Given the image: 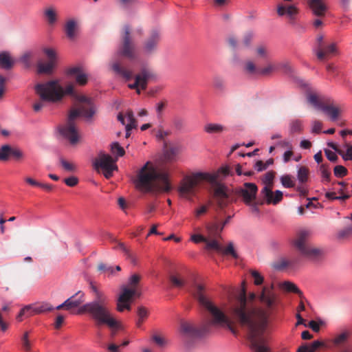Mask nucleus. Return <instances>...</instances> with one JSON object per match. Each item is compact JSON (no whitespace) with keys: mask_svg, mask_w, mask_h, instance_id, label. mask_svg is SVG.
Segmentation results:
<instances>
[{"mask_svg":"<svg viewBox=\"0 0 352 352\" xmlns=\"http://www.w3.org/2000/svg\"><path fill=\"white\" fill-rule=\"evenodd\" d=\"M257 298L264 308L256 305V295L254 292L247 296L243 288L227 310L226 315L229 318L230 323L226 327L231 329L234 322H239L247 331V338L253 352H271L266 331L269 317L276 311L280 299L274 292L273 284L270 287L264 286Z\"/></svg>","mask_w":352,"mask_h":352,"instance_id":"nucleus-1","label":"nucleus"},{"mask_svg":"<svg viewBox=\"0 0 352 352\" xmlns=\"http://www.w3.org/2000/svg\"><path fill=\"white\" fill-rule=\"evenodd\" d=\"M228 166L221 167L216 173L197 172L184 177L178 188L182 197L190 199L195 195L199 187L204 182L211 184L212 197L219 209L223 210L236 199L232 196L233 191L225 184L218 182L219 174L224 176L229 175Z\"/></svg>","mask_w":352,"mask_h":352,"instance_id":"nucleus-2","label":"nucleus"},{"mask_svg":"<svg viewBox=\"0 0 352 352\" xmlns=\"http://www.w3.org/2000/svg\"><path fill=\"white\" fill-rule=\"evenodd\" d=\"M190 292L199 305L208 312L210 319L204 322L199 329L195 328L190 322L182 321L180 332L185 338H199L212 332L216 327H226L230 323L229 318L206 295L202 285L194 284Z\"/></svg>","mask_w":352,"mask_h":352,"instance_id":"nucleus-3","label":"nucleus"},{"mask_svg":"<svg viewBox=\"0 0 352 352\" xmlns=\"http://www.w3.org/2000/svg\"><path fill=\"white\" fill-rule=\"evenodd\" d=\"M75 98L81 104L77 109H72L67 122L58 126L60 135L67 139L72 145L76 144L80 139L76 126V120L80 116H82L87 119H91L96 113L95 107L89 98L76 94Z\"/></svg>","mask_w":352,"mask_h":352,"instance_id":"nucleus-4","label":"nucleus"},{"mask_svg":"<svg viewBox=\"0 0 352 352\" xmlns=\"http://www.w3.org/2000/svg\"><path fill=\"white\" fill-rule=\"evenodd\" d=\"M91 288L94 293L95 300L81 306L78 310V314H88L96 321L97 325L107 324L111 327L116 326L117 320L107 307V296L92 283Z\"/></svg>","mask_w":352,"mask_h":352,"instance_id":"nucleus-5","label":"nucleus"},{"mask_svg":"<svg viewBox=\"0 0 352 352\" xmlns=\"http://www.w3.org/2000/svg\"><path fill=\"white\" fill-rule=\"evenodd\" d=\"M136 187L145 192H168L171 189L167 173L147 162L139 171Z\"/></svg>","mask_w":352,"mask_h":352,"instance_id":"nucleus-6","label":"nucleus"},{"mask_svg":"<svg viewBox=\"0 0 352 352\" xmlns=\"http://www.w3.org/2000/svg\"><path fill=\"white\" fill-rule=\"evenodd\" d=\"M34 90L42 100L53 102L60 100L64 95L66 94L74 97L76 95L72 84H69L63 89L58 80H50L45 83H38L35 85Z\"/></svg>","mask_w":352,"mask_h":352,"instance_id":"nucleus-7","label":"nucleus"},{"mask_svg":"<svg viewBox=\"0 0 352 352\" xmlns=\"http://www.w3.org/2000/svg\"><path fill=\"white\" fill-rule=\"evenodd\" d=\"M309 236L308 231H299L293 241V245L301 256L313 262L320 261L324 257V250L311 244Z\"/></svg>","mask_w":352,"mask_h":352,"instance_id":"nucleus-8","label":"nucleus"},{"mask_svg":"<svg viewBox=\"0 0 352 352\" xmlns=\"http://www.w3.org/2000/svg\"><path fill=\"white\" fill-rule=\"evenodd\" d=\"M307 100L314 108L324 112L333 121L338 120L342 112L341 109L334 104L331 98L321 97L315 94H309Z\"/></svg>","mask_w":352,"mask_h":352,"instance_id":"nucleus-9","label":"nucleus"},{"mask_svg":"<svg viewBox=\"0 0 352 352\" xmlns=\"http://www.w3.org/2000/svg\"><path fill=\"white\" fill-rule=\"evenodd\" d=\"M118 54L129 60H134L138 58L135 45L131 36V28L127 25L123 27L122 43L118 50Z\"/></svg>","mask_w":352,"mask_h":352,"instance_id":"nucleus-10","label":"nucleus"},{"mask_svg":"<svg viewBox=\"0 0 352 352\" xmlns=\"http://www.w3.org/2000/svg\"><path fill=\"white\" fill-rule=\"evenodd\" d=\"M43 52L47 58V60H41L36 65L37 73L39 74L50 75L53 73L58 61L56 52L50 47H45Z\"/></svg>","mask_w":352,"mask_h":352,"instance_id":"nucleus-11","label":"nucleus"},{"mask_svg":"<svg viewBox=\"0 0 352 352\" xmlns=\"http://www.w3.org/2000/svg\"><path fill=\"white\" fill-rule=\"evenodd\" d=\"M257 191L255 184L246 182L243 186L235 189V194L241 196L245 204L250 205L256 199Z\"/></svg>","mask_w":352,"mask_h":352,"instance_id":"nucleus-12","label":"nucleus"},{"mask_svg":"<svg viewBox=\"0 0 352 352\" xmlns=\"http://www.w3.org/2000/svg\"><path fill=\"white\" fill-rule=\"evenodd\" d=\"M135 294L136 290L135 289H128V287L123 286L122 292L117 300V310L119 312H122L124 309L131 310V307L129 302Z\"/></svg>","mask_w":352,"mask_h":352,"instance_id":"nucleus-13","label":"nucleus"},{"mask_svg":"<svg viewBox=\"0 0 352 352\" xmlns=\"http://www.w3.org/2000/svg\"><path fill=\"white\" fill-rule=\"evenodd\" d=\"M118 120L122 124L126 126V138H129L131 135V130L137 126V122L133 112L131 110H128L125 116L120 113L118 115Z\"/></svg>","mask_w":352,"mask_h":352,"instance_id":"nucleus-14","label":"nucleus"},{"mask_svg":"<svg viewBox=\"0 0 352 352\" xmlns=\"http://www.w3.org/2000/svg\"><path fill=\"white\" fill-rule=\"evenodd\" d=\"M160 40V35L158 31L153 30L150 36L145 40L143 45V52L150 54L154 52Z\"/></svg>","mask_w":352,"mask_h":352,"instance_id":"nucleus-15","label":"nucleus"},{"mask_svg":"<svg viewBox=\"0 0 352 352\" xmlns=\"http://www.w3.org/2000/svg\"><path fill=\"white\" fill-rule=\"evenodd\" d=\"M156 75L153 69L148 67H142L140 72L135 76V80L140 83V88L143 90L146 89L148 82L155 80Z\"/></svg>","mask_w":352,"mask_h":352,"instance_id":"nucleus-16","label":"nucleus"},{"mask_svg":"<svg viewBox=\"0 0 352 352\" xmlns=\"http://www.w3.org/2000/svg\"><path fill=\"white\" fill-rule=\"evenodd\" d=\"M94 166L97 170L98 168H102L104 170L111 168L116 165L115 164V161L109 155L105 154L103 152H100L98 154V157L95 159L94 162Z\"/></svg>","mask_w":352,"mask_h":352,"instance_id":"nucleus-17","label":"nucleus"},{"mask_svg":"<svg viewBox=\"0 0 352 352\" xmlns=\"http://www.w3.org/2000/svg\"><path fill=\"white\" fill-rule=\"evenodd\" d=\"M261 194L266 199L268 204L276 205L283 199V192L278 190L273 192L271 186H265L261 190Z\"/></svg>","mask_w":352,"mask_h":352,"instance_id":"nucleus-18","label":"nucleus"},{"mask_svg":"<svg viewBox=\"0 0 352 352\" xmlns=\"http://www.w3.org/2000/svg\"><path fill=\"white\" fill-rule=\"evenodd\" d=\"M205 228L207 234L206 237L209 239H221V233L223 229L217 218L214 219V221L206 223Z\"/></svg>","mask_w":352,"mask_h":352,"instance_id":"nucleus-19","label":"nucleus"},{"mask_svg":"<svg viewBox=\"0 0 352 352\" xmlns=\"http://www.w3.org/2000/svg\"><path fill=\"white\" fill-rule=\"evenodd\" d=\"M26 307L28 308L29 317L36 314H41L45 312H49L54 309V307L47 302L31 304L26 305Z\"/></svg>","mask_w":352,"mask_h":352,"instance_id":"nucleus-20","label":"nucleus"},{"mask_svg":"<svg viewBox=\"0 0 352 352\" xmlns=\"http://www.w3.org/2000/svg\"><path fill=\"white\" fill-rule=\"evenodd\" d=\"M298 10L294 6H287L283 4H279L277 8V13L279 16H283L286 14L291 23L294 22L295 16L298 14Z\"/></svg>","mask_w":352,"mask_h":352,"instance_id":"nucleus-21","label":"nucleus"},{"mask_svg":"<svg viewBox=\"0 0 352 352\" xmlns=\"http://www.w3.org/2000/svg\"><path fill=\"white\" fill-rule=\"evenodd\" d=\"M67 73L75 78L76 82L78 85L83 86L87 84V75L85 73L81 67L77 66L72 67L68 70Z\"/></svg>","mask_w":352,"mask_h":352,"instance_id":"nucleus-22","label":"nucleus"},{"mask_svg":"<svg viewBox=\"0 0 352 352\" xmlns=\"http://www.w3.org/2000/svg\"><path fill=\"white\" fill-rule=\"evenodd\" d=\"M308 4L315 15L324 16L327 8L323 0H309Z\"/></svg>","mask_w":352,"mask_h":352,"instance_id":"nucleus-23","label":"nucleus"},{"mask_svg":"<svg viewBox=\"0 0 352 352\" xmlns=\"http://www.w3.org/2000/svg\"><path fill=\"white\" fill-rule=\"evenodd\" d=\"M85 294L82 292H78L74 295L65 300V305H67V310L78 307L85 301Z\"/></svg>","mask_w":352,"mask_h":352,"instance_id":"nucleus-24","label":"nucleus"},{"mask_svg":"<svg viewBox=\"0 0 352 352\" xmlns=\"http://www.w3.org/2000/svg\"><path fill=\"white\" fill-rule=\"evenodd\" d=\"M336 46L335 43H331L324 45L320 50H316V54L317 58L320 60H323L331 55L336 53Z\"/></svg>","mask_w":352,"mask_h":352,"instance_id":"nucleus-25","label":"nucleus"},{"mask_svg":"<svg viewBox=\"0 0 352 352\" xmlns=\"http://www.w3.org/2000/svg\"><path fill=\"white\" fill-rule=\"evenodd\" d=\"M111 67H112L113 71L116 74L122 76L126 80H129L133 77V72L131 70L126 69V67L122 66L118 62H113L111 65Z\"/></svg>","mask_w":352,"mask_h":352,"instance_id":"nucleus-26","label":"nucleus"},{"mask_svg":"<svg viewBox=\"0 0 352 352\" xmlns=\"http://www.w3.org/2000/svg\"><path fill=\"white\" fill-rule=\"evenodd\" d=\"M14 60L8 52L0 53V68L9 70L14 66Z\"/></svg>","mask_w":352,"mask_h":352,"instance_id":"nucleus-27","label":"nucleus"},{"mask_svg":"<svg viewBox=\"0 0 352 352\" xmlns=\"http://www.w3.org/2000/svg\"><path fill=\"white\" fill-rule=\"evenodd\" d=\"M65 31L69 39L74 40L76 38L77 32L76 22L73 19L69 20L65 24Z\"/></svg>","mask_w":352,"mask_h":352,"instance_id":"nucleus-28","label":"nucleus"},{"mask_svg":"<svg viewBox=\"0 0 352 352\" xmlns=\"http://www.w3.org/2000/svg\"><path fill=\"white\" fill-rule=\"evenodd\" d=\"M204 130L208 133H221L226 130V127L220 124L209 123L205 125Z\"/></svg>","mask_w":352,"mask_h":352,"instance_id":"nucleus-29","label":"nucleus"},{"mask_svg":"<svg viewBox=\"0 0 352 352\" xmlns=\"http://www.w3.org/2000/svg\"><path fill=\"white\" fill-rule=\"evenodd\" d=\"M282 287L285 291L297 294L299 295L300 298H304L302 292L294 283L286 281L283 283Z\"/></svg>","mask_w":352,"mask_h":352,"instance_id":"nucleus-30","label":"nucleus"},{"mask_svg":"<svg viewBox=\"0 0 352 352\" xmlns=\"http://www.w3.org/2000/svg\"><path fill=\"white\" fill-rule=\"evenodd\" d=\"M219 253L222 254L223 255H226V256L230 255L233 258H236L238 257V254L234 250V244L232 242H229L228 245L225 248L221 246Z\"/></svg>","mask_w":352,"mask_h":352,"instance_id":"nucleus-31","label":"nucleus"},{"mask_svg":"<svg viewBox=\"0 0 352 352\" xmlns=\"http://www.w3.org/2000/svg\"><path fill=\"white\" fill-rule=\"evenodd\" d=\"M349 334L350 333L348 331H344L339 335L336 336L333 340V344L338 346L344 345V343L347 341Z\"/></svg>","mask_w":352,"mask_h":352,"instance_id":"nucleus-32","label":"nucleus"},{"mask_svg":"<svg viewBox=\"0 0 352 352\" xmlns=\"http://www.w3.org/2000/svg\"><path fill=\"white\" fill-rule=\"evenodd\" d=\"M218 239H209L206 237V248L208 250H214L218 252H220L221 245L217 241Z\"/></svg>","mask_w":352,"mask_h":352,"instance_id":"nucleus-33","label":"nucleus"},{"mask_svg":"<svg viewBox=\"0 0 352 352\" xmlns=\"http://www.w3.org/2000/svg\"><path fill=\"white\" fill-rule=\"evenodd\" d=\"M255 54L258 58L267 59L270 56L269 50L265 45H258L255 48Z\"/></svg>","mask_w":352,"mask_h":352,"instance_id":"nucleus-34","label":"nucleus"},{"mask_svg":"<svg viewBox=\"0 0 352 352\" xmlns=\"http://www.w3.org/2000/svg\"><path fill=\"white\" fill-rule=\"evenodd\" d=\"M138 319L136 322V326L138 327H140L144 320L148 316V311L147 309L144 307H140L138 308Z\"/></svg>","mask_w":352,"mask_h":352,"instance_id":"nucleus-35","label":"nucleus"},{"mask_svg":"<svg viewBox=\"0 0 352 352\" xmlns=\"http://www.w3.org/2000/svg\"><path fill=\"white\" fill-rule=\"evenodd\" d=\"M302 122L296 119L291 121L289 131L291 133H300L302 131Z\"/></svg>","mask_w":352,"mask_h":352,"instance_id":"nucleus-36","label":"nucleus"},{"mask_svg":"<svg viewBox=\"0 0 352 352\" xmlns=\"http://www.w3.org/2000/svg\"><path fill=\"white\" fill-rule=\"evenodd\" d=\"M179 148L177 146H170L165 153L164 156L166 160L173 161L175 156L179 153Z\"/></svg>","mask_w":352,"mask_h":352,"instance_id":"nucleus-37","label":"nucleus"},{"mask_svg":"<svg viewBox=\"0 0 352 352\" xmlns=\"http://www.w3.org/2000/svg\"><path fill=\"white\" fill-rule=\"evenodd\" d=\"M244 70L246 73L252 75L259 74V69L252 60H248L244 64Z\"/></svg>","mask_w":352,"mask_h":352,"instance_id":"nucleus-38","label":"nucleus"},{"mask_svg":"<svg viewBox=\"0 0 352 352\" xmlns=\"http://www.w3.org/2000/svg\"><path fill=\"white\" fill-rule=\"evenodd\" d=\"M10 157L15 160H20L24 157V154L20 148L10 145L9 158Z\"/></svg>","mask_w":352,"mask_h":352,"instance_id":"nucleus-39","label":"nucleus"},{"mask_svg":"<svg viewBox=\"0 0 352 352\" xmlns=\"http://www.w3.org/2000/svg\"><path fill=\"white\" fill-rule=\"evenodd\" d=\"M351 195L349 194H344L342 195L336 196L335 192H327L325 193V197L331 201L334 200H340V201H345L349 199Z\"/></svg>","mask_w":352,"mask_h":352,"instance_id":"nucleus-40","label":"nucleus"},{"mask_svg":"<svg viewBox=\"0 0 352 352\" xmlns=\"http://www.w3.org/2000/svg\"><path fill=\"white\" fill-rule=\"evenodd\" d=\"M59 161L65 170L72 173L76 170V166L74 163L67 161L63 157H60Z\"/></svg>","mask_w":352,"mask_h":352,"instance_id":"nucleus-41","label":"nucleus"},{"mask_svg":"<svg viewBox=\"0 0 352 352\" xmlns=\"http://www.w3.org/2000/svg\"><path fill=\"white\" fill-rule=\"evenodd\" d=\"M33 57V54L30 52H25L19 58V61L23 64L26 68H29L31 66V60Z\"/></svg>","mask_w":352,"mask_h":352,"instance_id":"nucleus-42","label":"nucleus"},{"mask_svg":"<svg viewBox=\"0 0 352 352\" xmlns=\"http://www.w3.org/2000/svg\"><path fill=\"white\" fill-rule=\"evenodd\" d=\"M277 65V70L281 69L285 74H292L294 72V69L292 68L290 63L287 60L283 61L278 63Z\"/></svg>","mask_w":352,"mask_h":352,"instance_id":"nucleus-43","label":"nucleus"},{"mask_svg":"<svg viewBox=\"0 0 352 352\" xmlns=\"http://www.w3.org/2000/svg\"><path fill=\"white\" fill-rule=\"evenodd\" d=\"M346 151H344L342 149L338 151V154L342 156L344 160L349 161L352 160V145L346 144Z\"/></svg>","mask_w":352,"mask_h":352,"instance_id":"nucleus-44","label":"nucleus"},{"mask_svg":"<svg viewBox=\"0 0 352 352\" xmlns=\"http://www.w3.org/2000/svg\"><path fill=\"white\" fill-rule=\"evenodd\" d=\"M212 84L214 87L219 91H222L225 87L224 79L219 76H214L212 78Z\"/></svg>","mask_w":352,"mask_h":352,"instance_id":"nucleus-45","label":"nucleus"},{"mask_svg":"<svg viewBox=\"0 0 352 352\" xmlns=\"http://www.w3.org/2000/svg\"><path fill=\"white\" fill-rule=\"evenodd\" d=\"M309 170L305 166H301L298 171V179L300 182L304 183L307 181Z\"/></svg>","mask_w":352,"mask_h":352,"instance_id":"nucleus-46","label":"nucleus"},{"mask_svg":"<svg viewBox=\"0 0 352 352\" xmlns=\"http://www.w3.org/2000/svg\"><path fill=\"white\" fill-rule=\"evenodd\" d=\"M9 144H3L0 146V161L6 162L9 160Z\"/></svg>","mask_w":352,"mask_h":352,"instance_id":"nucleus-47","label":"nucleus"},{"mask_svg":"<svg viewBox=\"0 0 352 352\" xmlns=\"http://www.w3.org/2000/svg\"><path fill=\"white\" fill-rule=\"evenodd\" d=\"M277 70V65L268 63L266 67L263 69H259V74L263 76H267L270 74L271 73Z\"/></svg>","mask_w":352,"mask_h":352,"instance_id":"nucleus-48","label":"nucleus"},{"mask_svg":"<svg viewBox=\"0 0 352 352\" xmlns=\"http://www.w3.org/2000/svg\"><path fill=\"white\" fill-rule=\"evenodd\" d=\"M118 248L122 250L126 255V258L131 261V263H135V258L133 254L128 249L125 245L122 243H119L118 245Z\"/></svg>","mask_w":352,"mask_h":352,"instance_id":"nucleus-49","label":"nucleus"},{"mask_svg":"<svg viewBox=\"0 0 352 352\" xmlns=\"http://www.w3.org/2000/svg\"><path fill=\"white\" fill-rule=\"evenodd\" d=\"M280 182L285 188H292L295 186V182L292 180L289 175H285L280 177Z\"/></svg>","mask_w":352,"mask_h":352,"instance_id":"nucleus-50","label":"nucleus"},{"mask_svg":"<svg viewBox=\"0 0 352 352\" xmlns=\"http://www.w3.org/2000/svg\"><path fill=\"white\" fill-rule=\"evenodd\" d=\"M111 150L112 153L118 157H122L125 153L124 148L118 142H114L111 144Z\"/></svg>","mask_w":352,"mask_h":352,"instance_id":"nucleus-51","label":"nucleus"},{"mask_svg":"<svg viewBox=\"0 0 352 352\" xmlns=\"http://www.w3.org/2000/svg\"><path fill=\"white\" fill-rule=\"evenodd\" d=\"M333 173L337 177H343L347 175L348 170L342 165H338L334 167Z\"/></svg>","mask_w":352,"mask_h":352,"instance_id":"nucleus-52","label":"nucleus"},{"mask_svg":"<svg viewBox=\"0 0 352 352\" xmlns=\"http://www.w3.org/2000/svg\"><path fill=\"white\" fill-rule=\"evenodd\" d=\"M320 171L321 173L322 177L323 180H325L326 182H330L331 178V173L329 170V168L327 164H321L320 166Z\"/></svg>","mask_w":352,"mask_h":352,"instance_id":"nucleus-53","label":"nucleus"},{"mask_svg":"<svg viewBox=\"0 0 352 352\" xmlns=\"http://www.w3.org/2000/svg\"><path fill=\"white\" fill-rule=\"evenodd\" d=\"M340 238L346 239L352 236V223L348 225L338 233Z\"/></svg>","mask_w":352,"mask_h":352,"instance_id":"nucleus-54","label":"nucleus"},{"mask_svg":"<svg viewBox=\"0 0 352 352\" xmlns=\"http://www.w3.org/2000/svg\"><path fill=\"white\" fill-rule=\"evenodd\" d=\"M45 16L47 19V21L50 24H53L56 21V14L54 9L48 8L45 12Z\"/></svg>","mask_w":352,"mask_h":352,"instance_id":"nucleus-55","label":"nucleus"},{"mask_svg":"<svg viewBox=\"0 0 352 352\" xmlns=\"http://www.w3.org/2000/svg\"><path fill=\"white\" fill-rule=\"evenodd\" d=\"M253 37L254 34L252 32H246L243 36L241 45L244 47H248L251 44Z\"/></svg>","mask_w":352,"mask_h":352,"instance_id":"nucleus-56","label":"nucleus"},{"mask_svg":"<svg viewBox=\"0 0 352 352\" xmlns=\"http://www.w3.org/2000/svg\"><path fill=\"white\" fill-rule=\"evenodd\" d=\"M275 172L269 171L265 174L263 182L266 184L265 186H271L272 188L273 179L274 178Z\"/></svg>","mask_w":352,"mask_h":352,"instance_id":"nucleus-57","label":"nucleus"},{"mask_svg":"<svg viewBox=\"0 0 352 352\" xmlns=\"http://www.w3.org/2000/svg\"><path fill=\"white\" fill-rule=\"evenodd\" d=\"M251 275L254 278V283L256 285H260L263 283V277L257 271L252 270Z\"/></svg>","mask_w":352,"mask_h":352,"instance_id":"nucleus-58","label":"nucleus"},{"mask_svg":"<svg viewBox=\"0 0 352 352\" xmlns=\"http://www.w3.org/2000/svg\"><path fill=\"white\" fill-rule=\"evenodd\" d=\"M98 270L102 272H107L111 274L114 272V269L112 266L107 265L103 263H100L98 265Z\"/></svg>","mask_w":352,"mask_h":352,"instance_id":"nucleus-59","label":"nucleus"},{"mask_svg":"<svg viewBox=\"0 0 352 352\" xmlns=\"http://www.w3.org/2000/svg\"><path fill=\"white\" fill-rule=\"evenodd\" d=\"M140 280V276L138 274H133L129 278V284L130 286L129 289H135L136 290V286Z\"/></svg>","mask_w":352,"mask_h":352,"instance_id":"nucleus-60","label":"nucleus"},{"mask_svg":"<svg viewBox=\"0 0 352 352\" xmlns=\"http://www.w3.org/2000/svg\"><path fill=\"white\" fill-rule=\"evenodd\" d=\"M173 126L176 130H182L184 127V120L179 117H175L173 119Z\"/></svg>","mask_w":352,"mask_h":352,"instance_id":"nucleus-61","label":"nucleus"},{"mask_svg":"<svg viewBox=\"0 0 352 352\" xmlns=\"http://www.w3.org/2000/svg\"><path fill=\"white\" fill-rule=\"evenodd\" d=\"M170 281L173 285V286L177 287H182L184 285V282L183 280L177 277L176 276L171 275L170 276Z\"/></svg>","mask_w":352,"mask_h":352,"instance_id":"nucleus-62","label":"nucleus"},{"mask_svg":"<svg viewBox=\"0 0 352 352\" xmlns=\"http://www.w3.org/2000/svg\"><path fill=\"white\" fill-rule=\"evenodd\" d=\"M65 184L69 187H74L78 183V179L76 177L71 176L64 179Z\"/></svg>","mask_w":352,"mask_h":352,"instance_id":"nucleus-63","label":"nucleus"},{"mask_svg":"<svg viewBox=\"0 0 352 352\" xmlns=\"http://www.w3.org/2000/svg\"><path fill=\"white\" fill-rule=\"evenodd\" d=\"M324 153L327 156V159L332 162H336L338 160V157L336 153L329 150V149H324Z\"/></svg>","mask_w":352,"mask_h":352,"instance_id":"nucleus-64","label":"nucleus"}]
</instances>
